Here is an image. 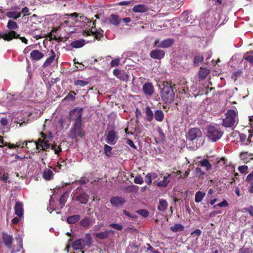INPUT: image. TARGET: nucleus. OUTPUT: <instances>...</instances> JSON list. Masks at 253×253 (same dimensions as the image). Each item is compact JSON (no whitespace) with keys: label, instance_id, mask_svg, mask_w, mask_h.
Segmentation results:
<instances>
[{"label":"nucleus","instance_id":"38","mask_svg":"<svg viewBox=\"0 0 253 253\" xmlns=\"http://www.w3.org/2000/svg\"><path fill=\"white\" fill-rule=\"evenodd\" d=\"M200 165L205 167L206 170H209L211 168V165L209 163V161L207 159L203 160L201 161L200 162Z\"/></svg>","mask_w":253,"mask_h":253},{"label":"nucleus","instance_id":"3","mask_svg":"<svg viewBox=\"0 0 253 253\" xmlns=\"http://www.w3.org/2000/svg\"><path fill=\"white\" fill-rule=\"evenodd\" d=\"M82 126V123L78 122L74 123L68 134L69 137L73 139L83 137L84 136V132L83 130Z\"/></svg>","mask_w":253,"mask_h":253},{"label":"nucleus","instance_id":"13","mask_svg":"<svg viewBox=\"0 0 253 253\" xmlns=\"http://www.w3.org/2000/svg\"><path fill=\"white\" fill-rule=\"evenodd\" d=\"M165 52L163 50L155 49L152 50L150 53V56L153 59L160 60L165 56Z\"/></svg>","mask_w":253,"mask_h":253},{"label":"nucleus","instance_id":"40","mask_svg":"<svg viewBox=\"0 0 253 253\" xmlns=\"http://www.w3.org/2000/svg\"><path fill=\"white\" fill-rule=\"evenodd\" d=\"M67 195L66 194L64 193L60 198L59 202V205L60 206V208H62L65 205V203L67 201Z\"/></svg>","mask_w":253,"mask_h":253},{"label":"nucleus","instance_id":"44","mask_svg":"<svg viewBox=\"0 0 253 253\" xmlns=\"http://www.w3.org/2000/svg\"><path fill=\"white\" fill-rule=\"evenodd\" d=\"M80 219V216L79 215H74L68 217L67 221H79Z\"/></svg>","mask_w":253,"mask_h":253},{"label":"nucleus","instance_id":"35","mask_svg":"<svg viewBox=\"0 0 253 253\" xmlns=\"http://www.w3.org/2000/svg\"><path fill=\"white\" fill-rule=\"evenodd\" d=\"M91 32L93 35L95 36L96 39H98V37H102L103 35L104 31L101 29L97 30L95 28L92 27Z\"/></svg>","mask_w":253,"mask_h":253},{"label":"nucleus","instance_id":"63","mask_svg":"<svg viewBox=\"0 0 253 253\" xmlns=\"http://www.w3.org/2000/svg\"><path fill=\"white\" fill-rule=\"evenodd\" d=\"M247 180L251 181L253 180V172L250 173L247 177Z\"/></svg>","mask_w":253,"mask_h":253},{"label":"nucleus","instance_id":"54","mask_svg":"<svg viewBox=\"0 0 253 253\" xmlns=\"http://www.w3.org/2000/svg\"><path fill=\"white\" fill-rule=\"evenodd\" d=\"M152 178L150 177V175L148 173L146 175V177L145 179V182L149 185L151 184L152 183Z\"/></svg>","mask_w":253,"mask_h":253},{"label":"nucleus","instance_id":"6","mask_svg":"<svg viewBox=\"0 0 253 253\" xmlns=\"http://www.w3.org/2000/svg\"><path fill=\"white\" fill-rule=\"evenodd\" d=\"M2 38L7 41L12 40L13 39H19L22 42L26 44L28 43V40L25 37H21L14 31H9L4 34Z\"/></svg>","mask_w":253,"mask_h":253},{"label":"nucleus","instance_id":"55","mask_svg":"<svg viewBox=\"0 0 253 253\" xmlns=\"http://www.w3.org/2000/svg\"><path fill=\"white\" fill-rule=\"evenodd\" d=\"M126 143L131 147H132L134 149L136 148V147L135 146V145L134 144L133 141L131 140H130V139H126Z\"/></svg>","mask_w":253,"mask_h":253},{"label":"nucleus","instance_id":"19","mask_svg":"<svg viewBox=\"0 0 253 253\" xmlns=\"http://www.w3.org/2000/svg\"><path fill=\"white\" fill-rule=\"evenodd\" d=\"M39 141L41 142V144L35 142V145L38 149L41 148L42 150L46 151L48 149L51 148V145L50 144L47 143L44 141L42 140L41 139H39Z\"/></svg>","mask_w":253,"mask_h":253},{"label":"nucleus","instance_id":"50","mask_svg":"<svg viewBox=\"0 0 253 253\" xmlns=\"http://www.w3.org/2000/svg\"><path fill=\"white\" fill-rule=\"evenodd\" d=\"M51 149L54 150L55 153L56 154H58L61 151V148L59 146L56 147L55 145H51Z\"/></svg>","mask_w":253,"mask_h":253},{"label":"nucleus","instance_id":"45","mask_svg":"<svg viewBox=\"0 0 253 253\" xmlns=\"http://www.w3.org/2000/svg\"><path fill=\"white\" fill-rule=\"evenodd\" d=\"M118 78L122 81H126L128 79V76L124 71H122Z\"/></svg>","mask_w":253,"mask_h":253},{"label":"nucleus","instance_id":"32","mask_svg":"<svg viewBox=\"0 0 253 253\" xmlns=\"http://www.w3.org/2000/svg\"><path fill=\"white\" fill-rule=\"evenodd\" d=\"M84 44V40H77L71 42V45L75 48H80Z\"/></svg>","mask_w":253,"mask_h":253},{"label":"nucleus","instance_id":"59","mask_svg":"<svg viewBox=\"0 0 253 253\" xmlns=\"http://www.w3.org/2000/svg\"><path fill=\"white\" fill-rule=\"evenodd\" d=\"M122 71H120L118 69H114L113 71V74L114 76L118 78Z\"/></svg>","mask_w":253,"mask_h":253},{"label":"nucleus","instance_id":"30","mask_svg":"<svg viewBox=\"0 0 253 253\" xmlns=\"http://www.w3.org/2000/svg\"><path fill=\"white\" fill-rule=\"evenodd\" d=\"M53 172L51 169H46L43 171V177L46 180H50L53 177Z\"/></svg>","mask_w":253,"mask_h":253},{"label":"nucleus","instance_id":"49","mask_svg":"<svg viewBox=\"0 0 253 253\" xmlns=\"http://www.w3.org/2000/svg\"><path fill=\"white\" fill-rule=\"evenodd\" d=\"M110 226L118 230H121L123 228V226L121 224L118 223H113L110 224Z\"/></svg>","mask_w":253,"mask_h":253},{"label":"nucleus","instance_id":"2","mask_svg":"<svg viewBox=\"0 0 253 253\" xmlns=\"http://www.w3.org/2000/svg\"><path fill=\"white\" fill-rule=\"evenodd\" d=\"M223 133L218 126H210L208 128L207 136L211 141L216 142L221 137Z\"/></svg>","mask_w":253,"mask_h":253},{"label":"nucleus","instance_id":"43","mask_svg":"<svg viewBox=\"0 0 253 253\" xmlns=\"http://www.w3.org/2000/svg\"><path fill=\"white\" fill-rule=\"evenodd\" d=\"M75 84L76 85H79L80 86H84L88 84V82L87 81L78 80L74 82Z\"/></svg>","mask_w":253,"mask_h":253},{"label":"nucleus","instance_id":"41","mask_svg":"<svg viewBox=\"0 0 253 253\" xmlns=\"http://www.w3.org/2000/svg\"><path fill=\"white\" fill-rule=\"evenodd\" d=\"M112 149V148L111 146L108 145L107 144H105L104 147L105 154L108 157L111 156Z\"/></svg>","mask_w":253,"mask_h":253},{"label":"nucleus","instance_id":"42","mask_svg":"<svg viewBox=\"0 0 253 253\" xmlns=\"http://www.w3.org/2000/svg\"><path fill=\"white\" fill-rule=\"evenodd\" d=\"M0 180L4 182H8L10 183L11 181L9 180V174L7 173H4L0 176Z\"/></svg>","mask_w":253,"mask_h":253},{"label":"nucleus","instance_id":"7","mask_svg":"<svg viewBox=\"0 0 253 253\" xmlns=\"http://www.w3.org/2000/svg\"><path fill=\"white\" fill-rule=\"evenodd\" d=\"M78 189L75 191H74L72 194V200L74 201H77L81 204H85L88 201V196L85 193H80L78 194L77 191Z\"/></svg>","mask_w":253,"mask_h":253},{"label":"nucleus","instance_id":"21","mask_svg":"<svg viewBox=\"0 0 253 253\" xmlns=\"http://www.w3.org/2000/svg\"><path fill=\"white\" fill-rule=\"evenodd\" d=\"M113 233V231L111 230H107L104 232H101L98 233H96L95 235V237L97 239H100V240H103L107 239L108 236L109 234L110 233Z\"/></svg>","mask_w":253,"mask_h":253},{"label":"nucleus","instance_id":"8","mask_svg":"<svg viewBox=\"0 0 253 253\" xmlns=\"http://www.w3.org/2000/svg\"><path fill=\"white\" fill-rule=\"evenodd\" d=\"M106 142L112 145L115 144L119 138L117 132L114 130L109 131L106 134Z\"/></svg>","mask_w":253,"mask_h":253},{"label":"nucleus","instance_id":"16","mask_svg":"<svg viewBox=\"0 0 253 253\" xmlns=\"http://www.w3.org/2000/svg\"><path fill=\"white\" fill-rule=\"evenodd\" d=\"M15 213L19 216L20 219L23 217V204L20 202H17L14 206Z\"/></svg>","mask_w":253,"mask_h":253},{"label":"nucleus","instance_id":"23","mask_svg":"<svg viewBox=\"0 0 253 253\" xmlns=\"http://www.w3.org/2000/svg\"><path fill=\"white\" fill-rule=\"evenodd\" d=\"M148 7L144 4H138L134 5L132 10L135 12H144L148 11Z\"/></svg>","mask_w":253,"mask_h":253},{"label":"nucleus","instance_id":"25","mask_svg":"<svg viewBox=\"0 0 253 253\" xmlns=\"http://www.w3.org/2000/svg\"><path fill=\"white\" fill-rule=\"evenodd\" d=\"M171 174L166 173V175L164 176V179L162 181H160L157 183V186L159 187H166L169 182V178L171 176Z\"/></svg>","mask_w":253,"mask_h":253},{"label":"nucleus","instance_id":"5","mask_svg":"<svg viewBox=\"0 0 253 253\" xmlns=\"http://www.w3.org/2000/svg\"><path fill=\"white\" fill-rule=\"evenodd\" d=\"M83 110L82 108H77L71 111L69 114L70 119L74 120L75 123H82V116Z\"/></svg>","mask_w":253,"mask_h":253},{"label":"nucleus","instance_id":"20","mask_svg":"<svg viewBox=\"0 0 253 253\" xmlns=\"http://www.w3.org/2000/svg\"><path fill=\"white\" fill-rule=\"evenodd\" d=\"M174 43V41L172 39H168L162 41L160 43L159 48H169Z\"/></svg>","mask_w":253,"mask_h":253},{"label":"nucleus","instance_id":"51","mask_svg":"<svg viewBox=\"0 0 253 253\" xmlns=\"http://www.w3.org/2000/svg\"><path fill=\"white\" fill-rule=\"evenodd\" d=\"M228 206V204L227 202L225 200H223V201L216 205L214 206V207H226Z\"/></svg>","mask_w":253,"mask_h":253},{"label":"nucleus","instance_id":"1","mask_svg":"<svg viewBox=\"0 0 253 253\" xmlns=\"http://www.w3.org/2000/svg\"><path fill=\"white\" fill-rule=\"evenodd\" d=\"M161 96L166 103H171L174 98V92L172 85L168 82L164 84L161 89Z\"/></svg>","mask_w":253,"mask_h":253},{"label":"nucleus","instance_id":"17","mask_svg":"<svg viewBox=\"0 0 253 253\" xmlns=\"http://www.w3.org/2000/svg\"><path fill=\"white\" fill-rule=\"evenodd\" d=\"M44 57V54L39 50L35 49L30 53V57L33 60H40Z\"/></svg>","mask_w":253,"mask_h":253},{"label":"nucleus","instance_id":"11","mask_svg":"<svg viewBox=\"0 0 253 253\" xmlns=\"http://www.w3.org/2000/svg\"><path fill=\"white\" fill-rule=\"evenodd\" d=\"M27 141H25L23 142H17L16 144H11L10 143H7V142H4L3 140L2 137L0 136V147H2L3 145H4L5 146H7L9 148H16L19 147L23 148L24 147V144L25 143V145H27Z\"/></svg>","mask_w":253,"mask_h":253},{"label":"nucleus","instance_id":"31","mask_svg":"<svg viewBox=\"0 0 253 253\" xmlns=\"http://www.w3.org/2000/svg\"><path fill=\"white\" fill-rule=\"evenodd\" d=\"M206 195V193L199 191L196 192L195 196V201L197 203L201 202Z\"/></svg>","mask_w":253,"mask_h":253},{"label":"nucleus","instance_id":"56","mask_svg":"<svg viewBox=\"0 0 253 253\" xmlns=\"http://www.w3.org/2000/svg\"><path fill=\"white\" fill-rule=\"evenodd\" d=\"M238 169L242 173H244L248 170V167L246 166H241L238 168Z\"/></svg>","mask_w":253,"mask_h":253},{"label":"nucleus","instance_id":"4","mask_svg":"<svg viewBox=\"0 0 253 253\" xmlns=\"http://www.w3.org/2000/svg\"><path fill=\"white\" fill-rule=\"evenodd\" d=\"M236 114L235 111L230 110L226 114V118L223 119V125L225 127H231L235 123Z\"/></svg>","mask_w":253,"mask_h":253},{"label":"nucleus","instance_id":"18","mask_svg":"<svg viewBox=\"0 0 253 253\" xmlns=\"http://www.w3.org/2000/svg\"><path fill=\"white\" fill-rule=\"evenodd\" d=\"M50 56L47 58V59L45 60V61L43 63V64L42 65V67L43 68H46L49 66L50 64H51L54 61L56 54L55 52L53 51V50H51L50 51Z\"/></svg>","mask_w":253,"mask_h":253},{"label":"nucleus","instance_id":"47","mask_svg":"<svg viewBox=\"0 0 253 253\" xmlns=\"http://www.w3.org/2000/svg\"><path fill=\"white\" fill-rule=\"evenodd\" d=\"M134 182L136 184H141L144 182V180L141 176L138 175L134 179Z\"/></svg>","mask_w":253,"mask_h":253},{"label":"nucleus","instance_id":"33","mask_svg":"<svg viewBox=\"0 0 253 253\" xmlns=\"http://www.w3.org/2000/svg\"><path fill=\"white\" fill-rule=\"evenodd\" d=\"M168 207V203L167 201L163 199H160L159 201V205L158 206V209L161 211H165Z\"/></svg>","mask_w":253,"mask_h":253},{"label":"nucleus","instance_id":"9","mask_svg":"<svg viewBox=\"0 0 253 253\" xmlns=\"http://www.w3.org/2000/svg\"><path fill=\"white\" fill-rule=\"evenodd\" d=\"M202 136L201 130L197 128H193L189 130L186 135L187 139L190 141H193Z\"/></svg>","mask_w":253,"mask_h":253},{"label":"nucleus","instance_id":"34","mask_svg":"<svg viewBox=\"0 0 253 253\" xmlns=\"http://www.w3.org/2000/svg\"><path fill=\"white\" fill-rule=\"evenodd\" d=\"M7 27L10 30H16L18 28V26L16 22L12 20H9L8 21Z\"/></svg>","mask_w":253,"mask_h":253},{"label":"nucleus","instance_id":"29","mask_svg":"<svg viewBox=\"0 0 253 253\" xmlns=\"http://www.w3.org/2000/svg\"><path fill=\"white\" fill-rule=\"evenodd\" d=\"M6 16L14 20H16L21 16V13L17 11L8 12L6 13Z\"/></svg>","mask_w":253,"mask_h":253},{"label":"nucleus","instance_id":"52","mask_svg":"<svg viewBox=\"0 0 253 253\" xmlns=\"http://www.w3.org/2000/svg\"><path fill=\"white\" fill-rule=\"evenodd\" d=\"M120 63V59L117 58L115 60H113L111 62V66L112 67H117L119 65Z\"/></svg>","mask_w":253,"mask_h":253},{"label":"nucleus","instance_id":"22","mask_svg":"<svg viewBox=\"0 0 253 253\" xmlns=\"http://www.w3.org/2000/svg\"><path fill=\"white\" fill-rule=\"evenodd\" d=\"M109 20L112 24L115 26L118 25L122 21L121 19L119 17V16L115 14L111 15Z\"/></svg>","mask_w":253,"mask_h":253},{"label":"nucleus","instance_id":"24","mask_svg":"<svg viewBox=\"0 0 253 253\" xmlns=\"http://www.w3.org/2000/svg\"><path fill=\"white\" fill-rule=\"evenodd\" d=\"M170 230L174 233L182 232L184 230L185 227L180 223H175L170 228Z\"/></svg>","mask_w":253,"mask_h":253},{"label":"nucleus","instance_id":"12","mask_svg":"<svg viewBox=\"0 0 253 253\" xmlns=\"http://www.w3.org/2000/svg\"><path fill=\"white\" fill-rule=\"evenodd\" d=\"M154 87L150 82L145 83L142 86V90L145 95L151 96L154 92Z\"/></svg>","mask_w":253,"mask_h":253},{"label":"nucleus","instance_id":"64","mask_svg":"<svg viewBox=\"0 0 253 253\" xmlns=\"http://www.w3.org/2000/svg\"><path fill=\"white\" fill-rule=\"evenodd\" d=\"M248 190L250 193H253V182H251L250 184L248 187Z\"/></svg>","mask_w":253,"mask_h":253},{"label":"nucleus","instance_id":"57","mask_svg":"<svg viewBox=\"0 0 253 253\" xmlns=\"http://www.w3.org/2000/svg\"><path fill=\"white\" fill-rule=\"evenodd\" d=\"M247 153H241L240 154V157L242 160H244L245 162H247L248 160L247 158Z\"/></svg>","mask_w":253,"mask_h":253},{"label":"nucleus","instance_id":"10","mask_svg":"<svg viewBox=\"0 0 253 253\" xmlns=\"http://www.w3.org/2000/svg\"><path fill=\"white\" fill-rule=\"evenodd\" d=\"M1 239L4 245L8 249L12 248V245L13 241V238L12 235L2 232L1 233Z\"/></svg>","mask_w":253,"mask_h":253},{"label":"nucleus","instance_id":"48","mask_svg":"<svg viewBox=\"0 0 253 253\" xmlns=\"http://www.w3.org/2000/svg\"><path fill=\"white\" fill-rule=\"evenodd\" d=\"M191 16V14L187 12H183L182 14L183 20L187 22H189L190 20L188 19L189 17Z\"/></svg>","mask_w":253,"mask_h":253},{"label":"nucleus","instance_id":"46","mask_svg":"<svg viewBox=\"0 0 253 253\" xmlns=\"http://www.w3.org/2000/svg\"><path fill=\"white\" fill-rule=\"evenodd\" d=\"M137 212L145 217H147L149 214V212L146 210L144 209L138 210Z\"/></svg>","mask_w":253,"mask_h":253},{"label":"nucleus","instance_id":"15","mask_svg":"<svg viewBox=\"0 0 253 253\" xmlns=\"http://www.w3.org/2000/svg\"><path fill=\"white\" fill-rule=\"evenodd\" d=\"M125 202L126 201L125 199L119 196L112 197L110 199V203L115 207L122 206L125 203Z\"/></svg>","mask_w":253,"mask_h":253},{"label":"nucleus","instance_id":"28","mask_svg":"<svg viewBox=\"0 0 253 253\" xmlns=\"http://www.w3.org/2000/svg\"><path fill=\"white\" fill-rule=\"evenodd\" d=\"M210 73V70L207 68H201L199 72V78L201 79H204Z\"/></svg>","mask_w":253,"mask_h":253},{"label":"nucleus","instance_id":"53","mask_svg":"<svg viewBox=\"0 0 253 253\" xmlns=\"http://www.w3.org/2000/svg\"><path fill=\"white\" fill-rule=\"evenodd\" d=\"M201 234L202 231H201V230L197 229L191 233V235L193 236L196 235L197 237H199L201 235Z\"/></svg>","mask_w":253,"mask_h":253},{"label":"nucleus","instance_id":"60","mask_svg":"<svg viewBox=\"0 0 253 253\" xmlns=\"http://www.w3.org/2000/svg\"><path fill=\"white\" fill-rule=\"evenodd\" d=\"M0 123L2 126H6L7 124V120L5 118H2L0 120Z\"/></svg>","mask_w":253,"mask_h":253},{"label":"nucleus","instance_id":"39","mask_svg":"<svg viewBox=\"0 0 253 253\" xmlns=\"http://www.w3.org/2000/svg\"><path fill=\"white\" fill-rule=\"evenodd\" d=\"M85 240L84 244L85 246H90L92 243V239L91 237V235L89 234H86L85 238L84 239Z\"/></svg>","mask_w":253,"mask_h":253},{"label":"nucleus","instance_id":"27","mask_svg":"<svg viewBox=\"0 0 253 253\" xmlns=\"http://www.w3.org/2000/svg\"><path fill=\"white\" fill-rule=\"evenodd\" d=\"M154 117L157 121L162 122L164 117V113L161 110H157L154 114Z\"/></svg>","mask_w":253,"mask_h":253},{"label":"nucleus","instance_id":"37","mask_svg":"<svg viewBox=\"0 0 253 253\" xmlns=\"http://www.w3.org/2000/svg\"><path fill=\"white\" fill-rule=\"evenodd\" d=\"M76 94V93L74 91H70L68 94L64 98V100H71L74 101L76 99L75 97Z\"/></svg>","mask_w":253,"mask_h":253},{"label":"nucleus","instance_id":"61","mask_svg":"<svg viewBox=\"0 0 253 253\" xmlns=\"http://www.w3.org/2000/svg\"><path fill=\"white\" fill-rule=\"evenodd\" d=\"M246 59L250 63L253 64V55L247 56Z\"/></svg>","mask_w":253,"mask_h":253},{"label":"nucleus","instance_id":"26","mask_svg":"<svg viewBox=\"0 0 253 253\" xmlns=\"http://www.w3.org/2000/svg\"><path fill=\"white\" fill-rule=\"evenodd\" d=\"M145 115L146 120L150 122L154 118V114L149 106H146L145 108Z\"/></svg>","mask_w":253,"mask_h":253},{"label":"nucleus","instance_id":"14","mask_svg":"<svg viewBox=\"0 0 253 253\" xmlns=\"http://www.w3.org/2000/svg\"><path fill=\"white\" fill-rule=\"evenodd\" d=\"M85 240L84 239H79L72 244V247L75 250H83L85 247Z\"/></svg>","mask_w":253,"mask_h":253},{"label":"nucleus","instance_id":"36","mask_svg":"<svg viewBox=\"0 0 253 253\" xmlns=\"http://www.w3.org/2000/svg\"><path fill=\"white\" fill-rule=\"evenodd\" d=\"M204 57L202 55H198L195 56L194 59V64L195 66H198L200 63L203 61Z\"/></svg>","mask_w":253,"mask_h":253},{"label":"nucleus","instance_id":"58","mask_svg":"<svg viewBox=\"0 0 253 253\" xmlns=\"http://www.w3.org/2000/svg\"><path fill=\"white\" fill-rule=\"evenodd\" d=\"M239 253H249V249L246 248H242L239 251Z\"/></svg>","mask_w":253,"mask_h":253},{"label":"nucleus","instance_id":"62","mask_svg":"<svg viewBox=\"0 0 253 253\" xmlns=\"http://www.w3.org/2000/svg\"><path fill=\"white\" fill-rule=\"evenodd\" d=\"M150 177H151L152 179H155L158 177V174L156 173L155 172H152V173H148Z\"/></svg>","mask_w":253,"mask_h":253}]
</instances>
